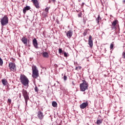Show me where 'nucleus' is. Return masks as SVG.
<instances>
[{
	"instance_id": "nucleus-34",
	"label": "nucleus",
	"mask_w": 125,
	"mask_h": 125,
	"mask_svg": "<svg viewBox=\"0 0 125 125\" xmlns=\"http://www.w3.org/2000/svg\"><path fill=\"white\" fill-rule=\"evenodd\" d=\"M72 84L73 85H75V84H76L75 83H74V82H72Z\"/></svg>"
},
{
	"instance_id": "nucleus-27",
	"label": "nucleus",
	"mask_w": 125,
	"mask_h": 125,
	"mask_svg": "<svg viewBox=\"0 0 125 125\" xmlns=\"http://www.w3.org/2000/svg\"><path fill=\"white\" fill-rule=\"evenodd\" d=\"M87 34V31H84V32H83V36H84V37H85V36H86Z\"/></svg>"
},
{
	"instance_id": "nucleus-12",
	"label": "nucleus",
	"mask_w": 125,
	"mask_h": 125,
	"mask_svg": "<svg viewBox=\"0 0 125 125\" xmlns=\"http://www.w3.org/2000/svg\"><path fill=\"white\" fill-rule=\"evenodd\" d=\"M33 44L34 46V47L36 49L39 48V47L38 46V41L36 38H34L32 41Z\"/></svg>"
},
{
	"instance_id": "nucleus-15",
	"label": "nucleus",
	"mask_w": 125,
	"mask_h": 125,
	"mask_svg": "<svg viewBox=\"0 0 125 125\" xmlns=\"http://www.w3.org/2000/svg\"><path fill=\"white\" fill-rule=\"evenodd\" d=\"M21 42L25 44V45H28V39L25 37H23L21 40Z\"/></svg>"
},
{
	"instance_id": "nucleus-25",
	"label": "nucleus",
	"mask_w": 125,
	"mask_h": 125,
	"mask_svg": "<svg viewBox=\"0 0 125 125\" xmlns=\"http://www.w3.org/2000/svg\"><path fill=\"white\" fill-rule=\"evenodd\" d=\"M35 90L36 92H39V88H38V86H35Z\"/></svg>"
},
{
	"instance_id": "nucleus-30",
	"label": "nucleus",
	"mask_w": 125,
	"mask_h": 125,
	"mask_svg": "<svg viewBox=\"0 0 125 125\" xmlns=\"http://www.w3.org/2000/svg\"><path fill=\"white\" fill-rule=\"evenodd\" d=\"M78 17H82V12H80V13L78 14Z\"/></svg>"
},
{
	"instance_id": "nucleus-22",
	"label": "nucleus",
	"mask_w": 125,
	"mask_h": 125,
	"mask_svg": "<svg viewBox=\"0 0 125 125\" xmlns=\"http://www.w3.org/2000/svg\"><path fill=\"white\" fill-rule=\"evenodd\" d=\"M2 65H3V61L1 58L0 57V66H2Z\"/></svg>"
},
{
	"instance_id": "nucleus-33",
	"label": "nucleus",
	"mask_w": 125,
	"mask_h": 125,
	"mask_svg": "<svg viewBox=\"0 0 125 125\" xmlns=\"http://www.w3.org/2000/svg\"><path fill=\"white\" fill-rule=\"evenodd\" d=\"M19 95H20V96H19L20 98H21V93H20V94H19Z\"/></svg>"
},
{
	"instance_id": "nucleus-32",
	"label": "nucleus",
	"mask_w": 125,
	"mask_h": 125,
	"mask_svg": "<svg viewBox=\"0 0 125 125\" xmlns=\"http://www.w3.org/2000/svg\"><path fill=\"white\" fill-rule=\"evenodd\" d=\"M8 103H9V104H11V99H8Z\"/></svg>"
},
{
	"instance_id": "nucleus-4",
	"label": "nucleus",
	"mask_w": 125,
	"mask_h": 125,
	"mask_svg": "<svg viewBox=\"0 0 125 125\" xmlns=\"http://www.w3.org/2000/svg\"><path fill=\"white\" fill-rule=\"evenodd\" d=\"M22 95L24 98L25 102L26 103V104L27 105L28 103V100L30 99V98L29 97V93L24 89H22Z\"/></svg>"
},
{
	"instance_id": "nucleus-10",
	"label": "nucleus",
	"mask_w": 125,
	"mask_h": 125,
	"mask_svg": "<svg viewBox=\"0 0 125 125\" xmlns=\"http://www.w3.org/2000/svg\"><path fill=\"white\" fill-rule=\"evenodd\" d=\"M87 106H88V102H87V101L80 105L81 109H84V108H86Z\"/></svg>"
},
{
	"instance_id": "nucleus-2",
	"label": "nucleus",
	"mask_w": 125,
	"mask_h": 125,
	"mask_svg": "<svg viewBox=\"0 0 125 125\" xmlns=\"http://www.w3.org/2000/svg\"><path fill=\"white\" fill-rule=\"evenodd\" d=\"M32 77L34 78V79H38L40 75H39V70H38V68L36 65H33L32 66Z\"/></svg>"
},
{
	"instance_id": "nucleus-16",
	"label": "nucleus",
	"mask_w": 125,
	"mask_h": 125,
	"mask_svg": "<svg viewBox=\"0 0 125 125\" xmlns=\"http://www.w3.org/2000/svg\"><path fill=\"white\" fill-rule=\"evenodd\" d=\"M42 55L43 57H44V58H48V57H49V55H48V53L46 52H43L42 54Z\"/></svg>"
},
{
	"instance_id": "nucleus-17",
	"label": "nucleus",
	"mask_w": 125,
	"mask_h": 125,
	"mask_svg": "<svg viewBox=\"0 0 125 125\" xmlns=\"http://www.w3.org/2000/svg\"><path fill=\"white\" fill-rule=\"evenodd\" d=\"M1 82H2V84H3V85H6L8 83L7 80H5V79H2L1 80Z\"/></svg>"
},
{
	"instance_id": "nucleus-23",
	"label": "nucleus",
	"mask_w": 125,
	"mask_h": 125,
	"mask_svg": "<svg viewBox=\"0 0 125 125\" xmlns=\"http://www.w3.org/2000/svg\"><path fill=\"white\" fill-rule=\"evenodd\" d=\"M75 69L76 70V71H79V70L82 69V66H78V67H76Z\"/></svg>"
},
{
	"instance_id": "nucleus-9",
	"label": "nucleus",
	"mask_w": 125,
	"mask_h": 125,
	"mask_svg": "<svg viewBox=\"0 0 125 125\" xmlns=\"http://www.w3.org/2000/svg\"><path fill=\"white\" fill-rule=\"evenodd\" d=\"M32 1L34 4V5L35 6L36 8H37L39 9L40 8V4L39 3V1L38 0H32Z\"/></svg>"
},
{
	"instance_id": "nucleus-19",
	"label": "nucleus",
	"mask_w": 125,
	"mask_h": 125,
	"mask_svg": "<svg viewBox=\"0 0 125 125\" xmlns=\"http://www.w3.org/2000/svg\"><path fill=\"white\" fill-rule=\"evenodd\" d=\"M52 105L53 106V107H54V108H56V107H57V103H56V102L55 101H53L52 103Z\"/></svg>"
},
{
	"instance_id": "nucleus-8",
	"label": "nucleus",
	"mask_w": 125,
	"mask_h": 125,
	"mask_svg": "<svg viewBox=\"0 0 125 125\" xmlns=\"http://www.w3.org/2000/svg\"><path fill=\"white\" fill-rule=\"evenodd\" d=\"M88 44L90 47L93 46V41H92V36L90 35L88 38Z\"/></svg>"
},
{
	"instance_id": "nucleus-3",
	"label": "nucleus",
	"mask_w": 125,
	"mask_h": 125,
	"mask_svg": "<svg viewBox=\"0 0 125 125\" xmlns=\"http://www.w3.org/2000/svg\"><path fill=\"white\" fill-rule=\"evenodd\" d=\"M83 83L80 84L81 91H85L88 87V83L85 80L82 81Z\"/></svg>"
},
{
	"instance_id": "nucleus-5",
	"label": "nucleus",
	"mask_w": 125,
	"mask_h": 125,
	"mask_svg": "<svg viewBox=\"0 0 125 125\" xmlns=\"http://www.w3.org/2000/svg\"><path fill=\"white\" fill-rule=\"evenodd\" d=\"M0 22L1 25L2 26L7 25V24H8V17H7V16L5 15L1 19Z\"/></svg>"
},
{
	"instance_id": "nucleus-26",
	"label": "nucleus",
	"mask_w": 125,
	"mask_h": 125,
	"mask_svg": "<svg viewBox=\"0 0 125 125\" xmlns=\"http://www.w3.org/2000/svg\"><path fill=\"white\" fill-rule=\"evenodd\" d=\"M122 58H123V59H125V52H123Z\"/></svg>"
},
{
	"instance_id": "nucleus-11",
	"label": "nucleus",
	"mask_w": 125,
	"mask_h": 125,
	"mask_svg": "<svg viewBox=\"0 0 125 125\" xmlns=\"http://www.w3.org/2000/svg\"><path fill=\"white\" fill-rule=\"evenodd\" d=\"M66 35V37H67L68 39H71L72 38V36H73V30H70L67 31Z\"/></svg>"
},
{
	"instance_id": "nucleus-1",
	"label": "nucleus",
	"mask_w": 125,
	"mask_h": 125,
	"mask_svg": "<svg viewBox=\"0 0 125 125\" xmlns=\"http://www.w3.org/2000/svg\"><path fill=\"white\" fill-rule=\"evenodd\" d=\"M21 83L24 86H29V79L24 74H21L20 77Z\"/></svg>"
},
{
	"instance_id": "nucleus-31",
	"label": "nucleus",
	"mask_w": 125,
	"mask_h": 125,
	"mask_svg": "<svg viewBox=\"0 0 125 125\" xmlns=\"http://www.w3.org/2000/svg\"><path fill=\"white\" fill-rule=\"evenodd\" d=\"M59 53L60 54L62 53V49L60 48V49H59Z\"/></svg>"
},
{
	"instance_id": "nucleus-35",
	"label": "nucleus",
	"mask_w": 125,
	"mask_h": 125,
	"mask_svg": "<svg viewBox=\"0 0 125 125\" xmlns=\"http://www.w3.org/2000/svg\"><path fill=\"white\" fill-rule=\"evenodd\" d=\"M123 2H124V3H125V0H123Z\"/></svg>"
},
{
	"instance_id": "nucleus-14",
	"label": "nucleus",
	"mask_w": 125,
	"mask_h": 125,
	"mask_svg": "<svg viewBox=\"0 0 125 125\" xmlns=\"http://www.w3.org/2000/svg\"><path fill=\"white\" fill-rule=\"evenodd\" d=\"M30 9H31V7L29 6H26L24 7L23 9V13L26 14V12H27L28 10H30Z\"/></svg>"
},
{
	"instance_id": "nucleus-13",
	"label": "nucleus",
	"mask_w": 125,
	"mask_h": 125,
	"mask_svg": "<svg viewBox=\"0 0 125 125\" xmlns=\"http://www.w3.org/2000/svg\"><path fill=\"white\" fill-rule=\"evenodd\" d=\"M119 23V21L118 20H116L114 21H113L112 23V27L111 28L113 29H116V25L117 24Z\"/></svg>"
},
{
	"instance_id": "nucleus-6",
	"label": "nucleus",
	"mask_w": 125,
	"mask_h": 125,
	"mask_svg": "<svg viewBox=\"0 0 125 125\" xmlns=\"http://www.w3.org/2000/svg\"><path fill=\"white\" fill-rule=\"evenodd\" d=\"M9 67L10 70H11L13 72L16 71V65H15V63L10 62L9 63Z\"/></svg>"
},
{
	"instance_id": "nucleus-29",
	"label": "nucleus",
	"mask_w": 125,
	"mask_h": 125,
	"mask_svg": "<svg viewBox=\"0 0 125 125\" xmlns=\"http://www.w3.org/2000/svg\"><path fill=\"white\" fill-rule=\"evenodd\" d=\"M63 55H64V57H67L68 56V55L67 54V53H66V52L63 53Z\"/></svg>"
},
{
	"instance_id": "nucleus-24",
	"label": "nucleus",
	"mask_w": 125,
	"mask_h": 125,
	"mask_svg": "<svg viewBox=\"0 0 125 125\" xmlns=\"http://www.w3.org/2000/svg\"><path fill=\"white\" fill-rule=\"evenodd\" d=\"M113 48H114V42H113L112 43H111L110 46V49H113Z\"/></svg>"
},
{
	"instance_id": "nucleus-20",
	"label": "nucleus",
	"mask_w": 125,
	"mask_h": 125,
	"mask_svg": "<svg viewBox=\"0 0 125 125\" xmlns=\"http://www.w3.org/2000/svg\"><path fill=\"white\" fill-rule=\"evenodd\" d=\"M103 120L98 119L96 122L97 125H101L102 124Z\"/></svg>"
},
{
	"instance_id": "nucleus-18",
	"label": "nucleus",
	"mask_w": 125,
	"mask_h": 125,
	"mask_svg": "<svg viewBox=\"0 0 125 125\" xmlns=\"http://www.w3.org/2000/svg\"><path fill=\"white\" fill-rule=\"evenodd\" d=\"M102 20V19L100 17V15H99L98 18L96 19V21L99 25V22H100L101 20Z\"/></svg>"
},
{
	"instance_id": "nucleus-28",
	"label": "nucleus",
	"mask_w": 125,
	"mask_h": 125,
	"mask_svg": "<svg viewBox=\"0 0 125 125\" xmlns=\"http://www.w3.org/2000/svg\"><path fill=\"white\" fill-rule=\"evenodd\" d=\"M67 76L64 75L63 76L64 81H67Z\"/></svg>"
},
{
	"instance_id": "nucleus-21",
	"label": "nucleus",
	"mask_w": 125,
	"mask_h": 125,
	"mask_svg": "<svg viewBox=\"0 0 125 125\" xmlns=\"http://www.w3.org/2000/svg\"><path fill=\"white\" fill-rule=\"evenodd\" d=\"M49 8H50V7H47L46 8H45V12L46 14H47V13H48V10H49Z\"/></svg>"
},
{
	"instance_id": "nucleus-7",
	"label": "nucleus",
	"mask_w": 125,
	"mask_h": 125,
	"mask_svg": "<svg viewBox=\"0 0 125 125\" xmlns=\"http://www.w3.org/2000/svg\"><path fill=\"white\" fill-rule=\"evenodd\" d=\"M37 117L38 119L40 120V121H42V120H43L44 115H43V113L41 111H39L37 112Z\"/></svg>"
}]
</instances>
